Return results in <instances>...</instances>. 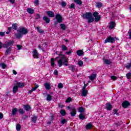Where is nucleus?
<instances>
[{
  "label": "nucleus",
  "mask_w": 131,
  "mask_h": 131,
  "mask_svg": "<svg viewBox=\"0 0 131 131\" xmlns=\"http://www.w3.org/2000/svg\"><path fill=\"white\" fill-rule=\"evenodd\" d=\"M82 17L83 19L88 20V23H93L94 21L98 23L101 20V15H99V12L97 11L93 12V14L91 12H86L82 15Z\"/></svg>",
  "instance_id": "1"
},
{
  "label": "nucleus",
  "mask_w": 131,
  "mask_h": 131,
  "mask_svg": "<svg viewBox=\"0 0 131 131\" xmlns=\"http://www.w3.org/2000/svg\"><path fill=\"white\" fill-rule=\"evenodd\" d=\"M63 52L60 51V54H58V56L60 57L59 60L57 61V63L58 64V67H62L63 65L64 66H68V59H67V58L66 56H65V55L62 54Z\"/></svg>",
  "instance_id": "2"
},
{
  "label": "nucleus",
  "mask_w": 131,
  "mask_h": 131,
  "mask_svg": "<svg viewBox=\"0 0 131 131\" xmlns=\"http://www.w3.org/2000/svg\"><path fill=\"white\" fill-rule=\"evenodd\" d=\"M115 42V38L111 36H108L104 40V43H114Z\"/></svg>",
  "instance_id": "3"
},
{
  "label": "nucleus",
  "mask_w": 131,
  "mask_h": 131,
  "mask_svg": "<svg viewBox=\"0 0 131 131\" xmlns=\"http://www.w3.org/2000/svg\"><path fill=\"white\" fill-rule=\"evenodd\" d=\"M17 31L18 33H28V31H29V30L23 27H19L18 30H17Z\"/></svg>",
  "instance_id": "4"
},
{
  "label": "nucleus",
  "mask_w": 131,
  "mask_h": 131,
  "mask_svg": "<svg viewBox=\"0 0 131 131\" xmlns=\"http://www.w3.org/2000/svg\"><path fill=\"white\" fill-rule=\"evenodd\" d=\"M55 19L58 23H62L63 21V17H62V15L59 13L56 14L55 15Z\"/></svg>",
  "instance_id": "5"
},
{
  "label": "nucleus",
  "mask_w": 131,
  "mask_h": 131,
  "mask_svg": "<svg viewBox=\"0 0 131 131\" xmlns=\"http://www.w3.org/2000/svg\"><path fill=\"white\" fill-rule=\"evenodd\" d=\"M32 56L33 58H34V59H38V58H39V55L36 49L33 50Z\"/></svg>",
  "instance_id": "6"
},
{
  "label": "nucleus",
  "mask_w": 131,
  "mask_h": 131,
  "mask_svg": "<svg viewBox=\"0 0 131 131\" xmlns=\"http://www.w3.org/2000/svg\"><path fill=\"white\" fill-rule=\"evenodd\" d=\"M129 106H130V103L127 100H125L122 103V107L124 108H126L128 107H129Z\"/></svg>",
  "instance_id": "7"
},
{
  "label": "nucleus",
  "mask_w": 131,
  "mask_h": 131,
  "mask_svg": "<svg viewBox=\"0 0 131 131\" xmlns=\"http://www.w3.org/2000/svg\"><path fill=\"white\" fill-rule=\"evenodd\" d=\"M46 14L49 18H54L55 17V13L52 11H46Z\"/></svg>",
  "instance_id": "8"
},
{
  "label": "nucleus",
  "mask_w": 131,
  "mask_h": 131,
  "mask_svg": "<svg viewBox=\"0 0 131 131\" xmlns=\"http://www.w3.org/2000/svg\"><path fill=\"white\" fill-rule=\"evenodd\" d=\"M70 113L72 117H74L76 115V108L75 107L72 108V110L70 111Z\"/></svg>",
  "instance_id": "9"
},
{
  "label": "nucleus",
  "mask_w": 131,
  "mask_h": 131,
  "mask_svg": "<svg viewBox=\"0 0 131 131\" xmlns=\"http://www.w3.org/2000/svg\"><path fill=\"white\" fill-rule=\"evenodd\" d=\"M103 61L105 65H110V64L112 63V60L111 59L103 58Z\"/></svg>",
  "instance_id": "10"
},
{
  "label": "nucleus",
  "mask_w": 131,
  "mask_h": 131,
  "mask_svg": "<svg viewBox=\"0 0 131 131\" xmlns=\"http://www.w3.org/2000/svg\"><path fill=\"white\" fill-rule=\"evenodd\" d=\"M105 108L106 110L111 111V110H112V105H111L110 103H107L105 104Z\"/></svg>",
  "instance_id": "11"
},
{
  "label": "nucleus",
  "mask_w": 131,
  "mask_h": 131,
  "mask_svg": "<svg viewBox=\"0 0 131 131\" xmlns=\"http://www.w3.org/2000/svg\"><path fill=\"white\" fill-rule=\"evenodd\" d=\"M23 107L26 111H29V110H31V106H30V105L27 104V105H23Z\"/></svg>",
  "instance_id": "12"
},
{
  "label": "nucleus",
  "mask_w": 131,
  "mask_h": 131,
  "mask_svg": "<svg viewBox=\"0 0 131 131\" xmlns=\"http://www.w3.org/2000/svg\"><path fill=\"white\" fill-rule=\"evenodd\" d=\"M57 59H59V57H57L56 58H52L51 59V66L52 67H54V66H55V61H56V60H57Z\"/></svg>",
  "instance_id": "13"
},
{
  "label": "nucleus",
  "mask_w": 131,
  "mask_h": 131,
  "mask_svg": "<svg viewBox=\"0 0 131 131\" xmlns=\"http://www.w3.org/2000/svg\"><path fill=\"white\" fill-rule=\"evenodd\" d=\"M115 25H116L115 21H111L110 23L109 28L110 29H113V28L115 27Z\"/></svg>",
  "instance_id": "14"
},
{
  "label": "nucleus",
  "mask_w": 131,
  "mask_h": 131,
  "mask_svg": "<svg viewBox=\"0 0 131 131\" xmlns=\"http://www.w3.org/2000/svg\"><path fill=\"white\" fill-rule=\"evenodd\" d=\"M85 127L86 129H92L93 128V124L90 122L85 126Z\"/></svg>",
  "instance_id": "15"
},
{
  "label": "nucleus",
  "mask_w": 131,
  "mask_h": 131,
  "mask_svg": "<svg viewBox=\"0 0 131 131\" xmlns=\"http://www.w3.org/2000/svg\"><path fill=\"white\" fill-rule=\"evenodd\" d=\"M43 21H45L46 23L47 24H49L50 23L51 20L50 19V18L48 17L47 16H44L43 17Z\"/></svg>",
  "instance_id": "16"
},
{
  "label": "nucleus",
  "mask_w": 131,
  "mask_h": 131,
  "mask_svg": "<svg viewBox=\"0 0 131 131\" xmlns=\"http://www.w3.org/2000/svg\"><path fill=\"white\" fill-rule=\"evenodd\" d=\"M81 96L82 97H86L88 96V90L82 89Z\"/></svg>",
  "instance_id": "17"
},
{
  "label": "nucleus",
  "mask_w": 131,
  "mask_h": 131,
  "mask_svg": "<svg viewBox=\"0 0 131 131\" xmlns=\"http://www.w3.org/2000/svg\"><path fill=\"white\" fill-rule=\"evenodd\" d=\"M96 7L98 8V9H101L102 7H103V3L101 2H96Z\"/></svg>",
  "instance_id": "18"
},
{
  "label": "nucleus",
  "mask_w": 131,
  "mask_h": 131,
  "mask_svg": "<svg viewBox=\"0 0 131 131\" xmlns=\"http://www.w3.org/2000/svg\"><path fill=\"white\" fill-rule=\"evenodd\" d=\"M18 90H19V88L17 86V85L14 84V86L13 88V94H16L18 92Z\"/></svg>",
  "instance_id": "19"
},
{
  "label": "nucleus",
  "mask_w": 131,
  "mask_h": 131,
  "mask_svg": "<svg viewBox=\"0 0 131 131\" xmlns=\"http://www.w3.org/2000/svg\"><path fill=\"white\" fill-rule=\"evenodd\" d=\"M23 34H26V33H16L15 34V36L16 37V38L20 39L22 36H23Z\"/></svg>",
  "instance_id": "20"
},
{
  "label": "nucleus",
  "mask_w": 131,
  "mask_h": 131,
  "mask_svg": "<svg viewBox=\"0 0 131 131\" xmlns=\"http://www.w3.org/2000/svg\"><path fill=\"white\" fill-rule=\"evenodd\" d=\"M15 85L18 87V88H24L25 85L24 83H22L21 82H18L15 84Z\"/></svg>",
  "instance_id": "21"
},
{
  "label": "nucleus",
  "mask_w": 131,
  "mask_h": 131,
  "mask_svg": "<svg viewBox=\"0 0 131 131\" xmlns=\"http://www.w3.org/2000/svg\"><path fill=\"white\" fill-rule=\"evenodd\" d=\"M75 67L76 66L73 64H71L69 66V68H70V70L72 71V72H74L75 71Z\"/></svg>",
  "instance_id": "22"
},
{
  "label": "nucleus",
  "mask_w": 131,
  "mask_h": 131,
  "mask_svg": "<svg viewBox=\"0 0 131 131\" xmlns=\"http://www.w3.org/2000/svg\"><path fill=\"white\" fill-rule=\"evenodd\" d=\"M96 77H97V74H93L92 75L90 76L89 78L90 80H92V81H93V80H94V79L96 78Z\"/></svg>",
  "instance_id": "23"
},
{
  "label": "nucleus",
  "mask_w": 131,
  "mask_h": 131,
  "mask_svg": "<svg viewBox=\"0 0 131 131\" xmlns=\"http://www.w3.org/2000/svg\"><path fill=\"white\" fill-rule=\"evenodd\" d=\"M27 11L29 14H32L34 13V10L31 8H28Z\"/></svg>",
  "instance_id": "24"
},
{
  "label": "nucleus",
  "mask_w": 131,
  "mask_h": 131,
  "mask_svg": "<svg viewBox=\"0 0 131 131\" xmlns=\"http://www.w3.org/2000/svg\"><path fill=\"white\" fill-rule=\"evenodd\" d=\"M44 85L46 90H51V85L48 82L45 83Z\"/></svg>",
  "instance_id": "25"
},
{
  "label": "nucleus",
  "mask_w": 131,
  "mask_h": 131,
  "mask_svg": "<svg viewBox=\"0 0 131 131\" xmlns=\"http://www.w3.org/2000/svg\"><path fill=\"white\" fill-rule=\"evenodd\" d=\"M47 100L48 102H50V101H52V100H53V97H52V95H51V94H47Z\"/></svg>",
  "instance_id": "26"
},
{
  "label": "nucleus",
  "mask_w": 131,
  "mask_h": 131,
  "mask_svg": "<svg viewBox=\"0 0 131 131\" xmlns=\"http://www.w3.org/2000/svg\"><path fill=\"white\" fill-rule=\"evenodd\" d=\"M36 121H37V117L36 116H34L32 117V122L33 123H36Z\"/></svg>",
  "instance_id": "27"
},
{
  "label": "nucleus",
  "mask_w": 131,
  "mask_h": 131,
  "mask_svg": "<svg viewBox=\"0 0 131 131\" xmlns=\"http://www.w3.org/2000/svg\"><path fill=\"white\" fill-rule=\"evenodd\" d=\"M84 53H83V51L81 50H79L77 51V56H82V55H83Z\"/></svg>",
  "instance_id": "28"
},
{
  "label": "nucleus",
  "mask_w": 131,
  "mask_h": 131,
  "mask_svg": "<svg viewBox=\"0 0 131 131\" xmlns=\"http://www.w3.org/2000/svg\"><path fill=\"white\" fill-rule=\"evenodd\" d=\"M60 113L61 116H65V115L67 114V113L66 112V111H65V110H61L60 111Z\"/></svg>",
  "instance_id": "29"
},
{
  "label": "nucleus",
  "mask_w": 131,
  "mask_h": 131,
  "mask_svg": "<svg viewBox=\"0 0 131 131\" xmlns=\"http://www.w3.org/2000/svg\"><path fill=\"white\" fill-rule=\"evenodd\" d=\"M79 118L81 120H84V119H85V116H84L83 114L80 113L79 115Z\"/></svg>",
  "instance_id": "30"
},
{
  "label": "nucleus",
  "mask_w": 131,
  "mask_h": 131,
  "mask_svg": "<svg viewBox=\"0 0 131 131\" xmlns=\"http://www.w3.org/2000/svg\"><path fill=\"white\" fill-rule=\"evenodd\" d=\"M11 49H12V47H10L9 48H7L5 52V56H8V55L10 54V52H11Z\"/></svg>",
  "instance_id": "31"
},
{
  "label": "nucleus",
  "mask_w": 131,
  "mask_h": 131,
  "mask_svg": "<svg viewBox=\"0 0 131 131\" xmlns=\"http://www.w3.org/2000/svg\"><path fill=\"white\" fill-rule=\"evenodd\" d=\"M12 115H16V114H17V113L18 112V108H14L12 110Z\"/></svg>",
  "instance_id": "32"
},
{
  "label": "nucleus",
  "mask_w": 131,
  "mask_h": 131,
  "mask_svg": "<svg viewBox=\"0 0 131 131\" xmlns=\"http://www.w3.org/2000/svg\"><path fill=\"white\" fill-rule=\"evenodd\" d=\"M67 50H68V48H67V47L66 46V45L64 44L61 45V51H67Z\"/></svg>",
  "instance_id": "33"
},
{
  "label": "nucleus",
  "mask_w": 131,
  "mask_h": 131,
  "mask_svg": "<svg viewBox=\"0 0 131 131\" xmlns=\"http://www.w3.org/2000/svg\"><path fill=\"white\" fill-rule=\"evenodd\" d=\"M7 45L8 47H12V46H14V41L9 40L7 42Z\"/></svg>",
  "instance_id": "34"
},
{
  "label": "nucleus",
  "mask_w": 131,
  "mask_h": 131,
  "mask_svg": "<svg viewBox=\"0 0 131 131\" xmlns=\"http://www.w3.org/2000/svg\"><path fill=\"white\" fill-rule=\"evenodd\" d=\"M18 24L17 23H14L12 24V29H13L14 30H17L18 29V26H17Z\"/></svg>",
  "instance_id": "35"
},
{
  "label": "nucleus",
  "mask_w": 131,
  "mask_h": 131,
  "mask_svg": "<svg viewBox=\"0 0 131 131\" xmlns=\"http://www.w3.org/2000/svg\"><path fill=\"white\" fill-rule=\"evenodd\" d=\"M60 27L62 30H66V25L65 24H60Z\"/></svg>",
  "instance_id": "36"
},
{
  "label": "nucleus",
  "mask_w": 131,
  "mask_h": 131,
  "mask_svg": "<svg viewBox=\"0 0 131 131\" xmlns=\"http://www.w3.org/2000/svg\"><path fill=\"white\" fill-rule=\"evenodd\" d=\"M16 129L17 131L21 130V125H20V124H16Z\"/></svg>",
  "instance_id": "37"
},
{
  "label": "nucleus",
  "mask_w": 131,
  "mask_h": 131,
  "mask_svg": "<svg viewBox=\"0 0 131 131\" xmlns=\"http://www.w3.org/2000/svg\"><path fill=\"white\" fill-rule=\"evenodd\" d=\"M74 2L77 4V5H82V2L81 0H74Z\"/></svg>",
  "instance_id": "38"
},
{
  "label": "nucleus",
  "mask_w": 131,
  "mask_h": 131,
  "mask_svg": "<svg viewBox=\"0 0 131 131\" xmlns=\"http://www.w3.org/2000/svg\"><path fill=\"white\" fill-rule=\"evenodd\" d=\"M78 110H79V112H80V113H83L85 110L82 106H80L79 107Z\"/></svg>",
  "instance_id": "39"
},
{
  "label": "nucleus",
  "mask_w": 131,
  "mask_h": 131,
  "mask_svg": "<svg viewBox=\"0 0 131 131\" xmlns=\"http://www.w3.org/2000/svg\"><path fill=\"white\" fill-rule=\"evenodd\" d=\"M18 112L19 114H21V115H23V114L25 113V112H24V110H23V108H19L18 110Z\"/></svg>",
  "instance_id": "40"
},
{
  "label": "nucleus",
  "mask_w": 131,
  "mask_h": 131,
  "mask_svg": "<svg viewBox=\"0 0 131 131\" xmlns=\"http://www.w3.org/2000/svg\"><path fill=\"white\" fill-rule=\"evenodd\" d=\"M78 65H79V67H82V66H83V61L79 60L78 62Z\"/></svg>",
  "instance_id": "41"
},
{
  "label": "nucleus",
  "mask_w": 131,
  "mask_h": 131,
  "mask_svg": "<svg viewBox=\"0 0 131 131\" xmlns=\"http://www.w3.org/2000/svg\"><path fill=\"white\" fill-rule=\"evenodd\" d=\"M70 102H72V98L71 97H68L67 98L66 100V103H70Z\"/></svg>",
  "instance_id": "42"
},
{
  "label": "nucleus",
  "mask_w": 131,
  "mask_h": 131,
  "mask_svg": "<svg viewBox=\"0 0 131 131\" xmlns=\"http://www.w3.org/2000/svg\"><path fill=\"white\" fill-rule=\"evenodd\" d=\"M61 124H65L67 123V120L66 119H62L60 121Z\"/></svg>",
  "instance_id": "43"
},
{
  "label": "nucleus",
  "mask_w": 131,
  "mask_h": 131,
  "mask_svg": "<svg viewBox=\"0 0 131 131\" xmlns=\"http://www.w3.org/2000/svg\"><path fill=\"white\" fill-rule=\"evenodd\" d=\"M69 8L70 9H75V4H74V3H72Z\"/></svg>",
  "instance_id": "44"
},
{
  "label": "nucleus",
  "mask_w": 131,
  "mask_h": 131,
  "mask_svg": "<svg viewBox=\"0 0 131 131\" xmlns=\"http://www.w3.org/2000/svg\"><path fill=\"white\" fill-rule=\"evenodd\" d=\"M126 76L127 79H130L131 73L129 72L128 73L126 74Z\"/></svg>",
  "instance_id": "45"
},
{
  "label": "nucleus",
  "mask_w": 131,
  "mask_h": 131,
  "mask_svg": "<svg viewBox=\"0 0 131 131\" xmlns=\"http://www.w3.org/2000/svg\"><path fill=\"white\" fill-rule=\"evenodd\" d=\"M125 67H126V69H130L131 67L130 63H129L128 64H125Z\"/></svg>",
  "instance_id": "46"
},
{
  "label": "nucleus",
  "mask_w": 131,
  "mask_h": 131,
  "mask_svg": "<svg viewBox=\"0 0 131 131\" xmlns=\"http://www.w3.org/2000/svg\"><path fill=\"white\" fill-rule=\"evenodd\" d=\"M1 66H2V68H3V69H6V68H7V64H6L4 62L1 63Z\"/></svg>",
  "instance_id": "47"
},
{
  "label": "nucleus",
  "mask_w": 131,
  "mask_h": 131,
  "mask_svg": "<svg viewBox=\"0 0 131 131\" xmlns=\"http://www.w3.org/2000/svg\"><path fill=\"white\" fill-rule=\"evenodd\" d=\"M73 52V50H72V49H70L69 52H66V54H67V55H70Z\"/></svg>",
  "instance_id": "48"
},
{
  "label": "nucleus",
  "mask_w": 131,
  "mask_h": 131,
  "mask_svg": "<svg viewBox=\"0 0 131 131\" xmlns=\"http://www.w3.org/2000/svg\"><path fill=\"white\" fill-rule=\"evenodd\" d=\"M58 89H63V84L62 83H59L58 85Z\"/></svg>",
  "instance_id": "49"
},
{
  "label": "nucleus",
  "mask_w": 131,
  "mask_h": 131,
  "mask_svg": "<svg viewBox=\"0 0 131 131\" xmlns=\"http://www.w3.org/2000/svg\"><path fill=\"white\" fill-rule=\"evenodd\" d=\"M84 86L82 88V90H86V87L88 86V84H85V82H83Z\"/></svg>",
  "instance_id": "50"
},
{
  "label": "nucleus",
  "mask_w": 131,
  "mask_h": 131,
  "mask_svg": "<svg viewBox=\"0 0 131 131\" xmlns=\"http://www.w3.org/2000/svg\"><path fill=\"white\" fill-rule=\"evenodd\" d=\"M111 79H112L113 80H116L117 79V77L115 76H112L111 77Z\"/></svg>",
  "instance_id": "51"
},
{
  "label": "nucleus",
  "mask_w": 131,
  "mask_h": 131,
  "mask_svg": "<svg viewBox=\"0 0 131 131\" xmlns=\"http://www.w3.org/2000/svg\"><path fill=\"white\" fill-rule=\"evenodd\" d=\"M35 19L36 20H37L38 19H40V15L37 14L35 16Z\"/></svg>",
  "instance_id": "52"
},
{
  "label": "nucleus",
  "mask_w": 131,
  "mask_h": 131,
  "mask_svg": "<svg viewBox=\"0 0 131 131\" xmlns=\"http://www.w3.org/2000/svg\"><path fill=\"white\" fill-rule=\"evenodd\" d=\"M67 5V4H66L65 3V2H61V6L62 7H63V8H65V7H66V6Z\"/></svg>",
  "instance_id": "53"
},
{
  "label": "nucleus",
  "mask_w": 131,
  "mask_h": 131,
  "mask_svg": "<svg viewBox=\"0 0 131 131\" xmlns=\"http://www.w3.org/2000/svg\"><path fill=\"white\" fill-rule=\"evenodd\" d=\"M114 115H118V110H114Z\"/></svg>",
  "instance_id": "54"
},
{
  "label": "nucleus",
  "mask_w": 131,
  "mask_h": 131,
  "mask_svg": "<svg viewBox=\"0 0 131 131\" xmlns=\"http://www.w3.org/2000/svg\"><path fill=\"white\" fill-rule=\"evenodd\" d=\"M37 31H38V32H39V33H42V32L41 31V29H40V28H39V27H37L36 28Z\"/></svg>",
  "instance_id": "55"
},
{
  "label": "nucleus",
  "mask_w": 131,
  "mask_h": 131,
  "mask_svg": "<svg viewBox=\"0 0 131 131\" xmlns=\"http://www.w3.org/2000/svg\"><path fill=\"white\" fill-rule=\"evenodd\" d=\"M3 48H9V46H8V43L3 44Z\"/></svg>",
  "instance_id": "56"
},
{
  "label": "nucleus",
  "mask_w": 131,
  "mask_h": 131,
  "mask_svg": "<svg viewBox=\"0 0 131 131\" xmlns=\"http://www.w3.org/2000/svg\"><path fill=\"white\" fill-rule=\"evenodd\" d=\"M120 125H121V123H120L119 122H117L116 123V126H117V127H118V126H120Z\"/></svg>",
  "instance_id": "57"
},
{
  "label": "nucleus",
  "mask_w": 131,
  "mask_h": 131,
  "mask_svg": "<svg viewBox=\"0 0 131 131\" xmlns=\"http://www.w3.org/2000/svg\"><path fill=\"white\" fill-rule=\"evenodd\" d=\"M16 47H17L18 50H21V49H22V46L20 45H16Z\"/></svg>",
  "instance_id": "58"
},
{
  "label": "nucleus",
  "mask_w": 131,
  "mask_h": 131,
  "mask_svg": "<svg viewBox=\"0 0 131 131\" xmlns=\"http://www.w3.org/2000/svg\"><path fill=\"white\" fill-rule=\"evenodd\" d=\"M34 3L35 5H37V6H38V5H39V1L38 0H35Z\"/></svg>",
  "instance_id": "59"
},
{
  "label": "nucleus",
  "mask_w": 131,
  "mask_h": 131,
  "mask_svg": "<svg viewBox=\"0 0 131 131\" xmlns=\"http://www.w3.org/2000/svg\"><path fill=\"white\" fill-rule=\"evenodd\" d=\"M58 74H59V72L57 70H54V75H58Z\"/></svg>",
  "instance_id": "60"
},
{
  "label": "nucleus",
  "mask_w": 131,
  "mask_h": 131,
  "mask_svg": "<svg viewBox=\"0 0 131 131\" xmlns=\"http://www.w3.org/2000/svg\"><path fill=\"white\" fill-rule=\"evenodd\" d=\"M4 118V114L0 112V119Z\"/></svg>",
  "instance_id": "61"
},
{
  "label": "nucleus",
  "mask_w": 131,
  "mask_h": 131,
  "mask_svg": "<svg viewBox=\"0 0 131 131\" xmlns=\"http://www.w3.org/2000/svg\"><path fill=\"white\" fill-rule=\"evenodd\" d=\"M54 117H55V116L54 115H52L51 116H50V119L51 121H53V120H54Z\"/></svg>",
  "instance_id": "62"
},
{
  "label": "nucleus",
  "mask_w": 131,
  "mask_h": 131,
  "mask_svg": "<svg viewBox=\"0 0 131 131\" xmlns=\"http://www.w3.org/2000/svg\"><path fill=\"white\" fill-rule=\"evenodd\" d=\"M73 108H74V107H71V106H68V109H69L70 110V111H71V110L72 109H73Z\"/></svg>",
  "instance_id": "63"
},
{
  "label": "nucleus",
  "mask_w": 131,
  "mask_h": 131,
  "mask_svg": "<svg viewBox=\"0 0 131 131\" xmlns=\"http://www.w3.org/2000/svg\"><path fill=\"white\" fill-rule=\"evenodd\" d=\"M15 0H9V2H10L11 4H15Z\"/></svg>",
  "instance_id": "64"
}]
</instances>
